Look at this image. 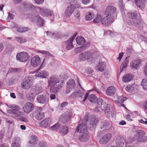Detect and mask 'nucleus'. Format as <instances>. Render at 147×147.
<instances>
[{
    "instance_id": "obj_13",
    "label": "nucleus",
    "mask_w": 147,
    "mask_h": 147,
    "mask_svg": "<svg viewBox=\"0 0 147 147\" xmlns=\"http://www.w3.org/2000/svg\"><path fill=\"white\" fill-rule=\"evenodd\" d=\"M88 93L86 92L84 99L83 100V101L85 102L87 99V97L88 100L90 102L93 103H96L97 100V98L96 96L94 94H91L88 96Z\"/></svg>"
},
{
    "instance_id": "obj_51",
    "label": "nucleus",
    "mask_w": 147,
    "mask_h": 147,
    "mask_svg": "<svg viewBox=\"0 0 147 147\" xmlns=\"http://www.w3.org/2000/svg\"><path fill=\"white\" fill-rule=\"evenodd\" d=\"M118 5L119 7L120 10H122L123 7V4L122 0H118Z\"/></svg>"
},
{
    "instance_id": "obj_24",
    "label": "nucleus",
    "mask_w": 147,
    "mask_h": 147,
    "mask_svg": "<svg viewBox=\"0 0 147 147\" xmlns=\"http://www.w3.org/2000/svg\"><path fill=\"white\" fill-rule=\"evenodd\" d=\"M37 138L35 136H31V139L28 142V147H34L37 142Z\"/></svg>"
},
{
    "instance_id": "obj_33",
    "label": "nucleus",
    "mask_w": 147,
    "mask_h": 147,
    "mask_svg": "<svg viewBox=\"0 0 147 147\" xmlns=\"http://www.w3.org/2000/svg\"><path fill=\"white\" fill-rule=\"evenodd\" d=\"M89 136L87 133L83 134L80 135L79 138L80 140L82 142H86L88 140Z\"/></svg>"
},
{
    "instance_id": "obj_23",
    "label": "nucleus",
    "mask_w": 147,
    "mask_h": 147,
    "mask_svg": "<svg viewBox=\"0 0 147 147\" xmlns=\"http://www.w3.org/2000/svg\"><path fill=\"white\" fill-rule=\"evenodd\" d=\"M76 34H74L72 37H71L70 39L65 41L67 49L69 50L73 48L74 47L72 45V42L74 39L75 38Z\"/></svg>"
},
{
    "instance_id": "obj_1",
    "label": "nucleus",
    "mask_w": 147,
    "mask_h": 147,
    "mask_svg": "<svg viewBox=\"0 0 147 147\" xmlns=\"http://www.w3.org/2000/svg\"><path fill=\"white\" fill-rule=\"evenodd\" d=\"M22 5L25 8H27L28 11V16L32 21H36L37 25L39 26H43L44 21L40 16H38L36 10H38V7L27 1H25L22 3Z\"/></svg>"
},
{
    "instance_id": "obj_35",
    "label": "nucleus",
    "mask_w": 147,
    "mask_h": 147,
    "mask_svg": "<svg viewBox=\"0 0 147 147\" xmlns=\"http://www.w3.org/2000/svg\"><path fill=\"white\" fill-rule=\"evenodd\" d=\"M77 43L79 45H83L84 44L85 41L84 38L82 36L77 37L76 39Z\"/></svg>"
},
{
    "instance_id": "obj_32",
    "label": "nucleus",
    "mask_w": 147,
    "mask_h": 147,
    "mask_svg": "<svg viewBox=\"0 0 147 147\" xmlns=\"http://www.w3.org/2000/svg\"><path fill=\"white\" fill-rule=\"evenodd\" d=\"M137 6L141 9H144L145 7L144 0H135Z\"/></svg>"
},
{
    "instance_id": "obj_14",
    "label": "nucleus",
    "mask_w": 147,
    "mask_h": 147,
    "mask_svg": "<svg viewBox=\"0 0 147 147\" xmlns=\"http://www.w3.org/2000/svg\"><path fill=\"white\" fill-rule=\"evenodd\" d=\"M98 121V119L94 116L91 117L89 123L88 125V127L90 130L93 129L96 127V125Z\"/></svg>"
},
{
    "instance_id": "obj_63",
    "label": "nucleus",
    "mask_w": 147,
    "mask_h": 147,
    "mask_svg": "<svg viewBox=\"0 0 147 147\" xmlns=\"http://www.w3.org/2000/svg\"><path fill=\"white\" fill-rule=\"evenodd\" d=\"M140 122L142 123L145 124L147 125V120L146 119L144 118V119H141L140 120Z\"/></svg>"
},
{
    "instance_id": "obj_60",
    "label": "nucleus",
    "mask_w": 147,
    "mask_h": 147,
    "mask_svg": "<svg viewBox=\"0 0 147 147\" xmlns=\"http://www.w3.org/2000/svg\"><path fill=\"white\" fill-rule=\"evenodd\" d=\"M14 15H13L12 14L10 13L9 12H8V15L7 17V18L8 19L11 20L13 19Z\"/></svg>"
},
{
    "instance_id": "obj_19",
    "label": "nucleus",
    "mask_w": 147,
    "mask_h": 147,
    "mask_svg": "<svg viewBox=\"0 0 147 147\" xmlns=\"http://www.w3.org/2000/svg\"><path fill=\"white\" fill-rule=\"evenodd\" d=\"M125 140L124 138L121 135L117 136L116 140V144L118 147H122L124 145Z\"/></svg>"
},
{
    "instance_id": "obj_58",
    "label": "nucleus",
    "mask_w": 147,
    "mask_h": 147,
    "mask_svg": "<svg viewBox=\"0 0 147 147\" xmlns=\"http://www.w3.org/2000/svg\"><path fill=\"white\" fill-rule=\"evenodd\" d=\"M75 16L77 18L79 19L80 18V13L79 11H77L75 13Z\"/></svg>"
},
{
    "instance_id": "obj_59",
    "label": "nucleus",
    "mask_w": 147,
    "mask_h": 147,
    "mask_svg": "<svg viewBox=\"0 0 147 147\" xmlns=\"http://www.w3.org/2000/svg\"><path fill=\"white\" fill-rule=\"evenodd\" d=\"M44 0H34L35 2L38 4H40L42 3Z\"/></svg>"
},
{
    "instance_id": "obj_2",
    "label": "nucleus",
    "mask_w": 147,
    "mask_h": 147,
    "mask_svg": "<svg viewBox=\"0 0 147 147\" xmlns=\"http://www.w3.org/2000/svg\"><path fill=\"white\" fill-rule=\"evenodd\" d=\"M59 78L56 76L53 75L51 76L48 80L49 85L51 86L50 90L51 92L57 93L61 89L62 83H59Z\"/></svg>"
},
{
    "instance_id": "obj_37",
    "label": "nucleus",
    "mask_w": 147,
    "mask_h": 147,
    "mask_svg": "<svg viewBox=\"0 0 147 147\" xmlns=\"http://www.w3.org/2000/svg\"><path fill=\"white\" fill-rule=\"evenodd\" d=\"M102 16L100 14H97L95 16V18L93 20V22L95 23H98L100 22L102 23Z\"/></svg>"
},
{
    "instance_id": "obj_54",
    "label": "nucleus",
    "mask_w": 147,
    "mask_h": 147,
    "mask_svg": "<svg viewBox=\"0 0 147 147\" xmlns=\"http://www.w3.org/2000/svg\"><path fill=\"white\" fill-rule=\"evenodd\" d=\"M147 84V80L146 79H143L141 82V85L142 86L144 85H146Z\"/></svg>"
},
{
    "instance_id": "obj_40",
    "label": "nucleus",
    "mask_w": 147,
    "mask_h": 147,
    "mask_svg": "<svg viewBox=\"0 0 147 147\" xmlns=\"http://www.w3.org/2000/svg\"><path fill=\"white\" fill-rule=\"evenodd\" d=\"M112 111V108L111 107V105L109 104L108 107L104 110L105 114L107 115H108L111 114Z\"/></svg>"
},
{
    "instance_id": "obj_9",
    "label": "nucleus",
    "mask_w": 147,
    "mask_h": 147,
    "mask_svg": "<svg viewBox=\"0 0 147 147\" xmlns=\"http://www.w3.org/2000/svg\"><path fill=\"white\" fill-rule=\"evenodd\" d=\"M115 20V18L114 16H109L107 15L104 18H103L102 21V24L108 26L113 22Z\"/></svg>"
},
{
    "instance_id": "obj_8",
    "label": "nucleus",
    "mask_w": 147,
    "mask_h": 147,
    "mask_svg": "<svg viewBox=\"0 0 147 147\" xmlns=\"http://www.w3.org/2000/svg\"><path fill=\"white\" fill-rule=\"evenodd\" d=\"M142 62V61L139 59L133 60L130 63V66L132 69L137 70L141 66Z\"/></svg>"
},
{
    "instance_id": "obj_5",
    "label": "nucleus",
    "mask_w": 147,
    "mask_h": 147,
    "mask_svg": "<svg viewBox=\"0 0 147 147\" xmlns=\"http://www.w3.org/2000/svg\"><path fill=\"white\" fill-rule=\"evenodd\" d=\"M136 134L138 142H144L147 141V137L144 136L145 133L144 131L138 130L137 131Z\"/></svg>"
},
{
    "instance_id": "obj_17",
    "label": "nucleus",
    "mask_w": 147,
    "mask_h": 147,
    "mask_svg": "<svg viewBox=\"0 0 147 147\" xmlns=\"http://www.w3.org/2000/svg\"><path fill=\"white\" fill-rule=\"evenodd\" d=\"M34 109V106L33 104L30 102L26 103L23 107L24 111L26 113L30 112Z\"/></svg>"
},
{
    "instance_id": "obj_16",
    "label": "nucleus",
    "mask_w": 147,
    "mask_h": 147,
    "mask_svg": "<svg viewBox=\"0 0 147 147\" xmlns=\"http://www.w3.org/2000/svg\"><path fill=\"white\" fill-rule=\"evenodd\" d=\"M116 8L113 6H110L107 7L105 10V14L109 16H113L116 12Z\"/></svg>"
},
{
    "instance_id": "obj_61",
    "label": "nucleus",
    "mask_w": 147,
    "mask_h": 147,
    "mask_svg": "<svg viewBox=\"0 0 147 147\" xmlns=\"http://www.w3.org/2000/svg\"><path fill=\"white\" fill-rule=\"evenodd\" d=\"M144 75L146 76H147V64L144 67Z\"/></svg>"
},
{
    "instance_id": "obj_21",
    "label": "nucleus",
    "mask_w": 147,
    "mask_h": 147,
    "mask_svg": "<svg viewBox=\"0 0 147 147\" xmlns=\"http://www.w3.org/2000/svg\"><path fill=\"white\" fill-rule=\"evenodd\" d=\"M31 90L32 94H38L42 92V88L40 85H37L33 86Z\"/></svg>"
},
{
    "instance_id": "obj_41",
    "label": "nucleus",
    "mask_w": 147,
    "mask_h": 147,
    "mask_svg": "<svg viewBox=\"0 0 147 147\" xmlns=\"http://www.w3.org/2000/svg\"><path fill=\"white\" fill-rule=\"evenodd\" d=\"M14 49L13 46L10 44H8L6 49V51L8 53H10Z\"/></svg>"
},
{
    "instance_id": "obj_50",
    "label": "nucleus",
    "mask_w": 147,
    "mask_h": 147,
    "mask_svg": "<svg viewBox=\"0 0 147 147\" xmlns=\"http://www.w3.org/2000/svg\"><path fill=\"white\" fill-rule=\"evenodd\" d=\"M118 100L120 101L121 102H123L124 101L126 100V97H124L123 95L118 96Z\"/></svg>"
},
{
    "instance_id": "obj_22",
    "label": "nucleus",
    "mask_w": 147,
    "mask_h": 147,
    "mask_svg": "<svg viewBox=\"0 0 147 147\" xmlns=\"http://www.w3.org/2000/svg\"><path fill=\"white\" fill-rule=\"evenodd\" d=\"M75 9V7L74 5L71 4L68 6L65 11L66 16H69L72 13Z\"/></svg>"
},
{
    "instance_id": "obj_42",
    "label": "nucleus",
    "mask_w": 147,
    "mask_h": 147,
    "mask_svg": "<svg viewBox=\"0 0 147 147\" xmlns=\"http://www.w3.org/2000/svg\"><path fill=\"white\" fill-rule=\"evenodd\" d=\"M108 105H108L105 102H103V103L101 104L100 107L99 108V109H98L97 111H96L97 112L99 111H100V109H101L102 111H104L107 107H108Z\"/></svg>"
},
{
    "instance_id": "obj_48",
    "label": "nucleus",
    "mask_w": 147,
    "mask_h": 147,
    "mask_svg": "<svg viewBox=\"0 0 147 147\" xmlns=\"http://www.w3.org/2000/svg\"><path fill=\"white\" fill-rule=\"evenodd\" d=\"M102 100L101 98H99L98 99H97V101H96L97 104V107L96 108L95 110L97 111V110L98 108H99L100 106L101 105V104L103 103L102 102Z\"/></svg>"
},
{
    "instance_id": "obj_12",
    "label": "nucleus",
    "mask_w": 147,
    "mask_h": 147,
    "mask_svg": "<svg viewBox=\"0 0 147 147\" xmlns=\"http://www.w3.org/2000/svg\"><path fill=\"white\" fill-rule=\"evenodd\" d=\"M36 99L38 102L40 103L46 104L49 102V98L46 94H42L38 95Z\"/></svg>"
},
{
    "instance_id": "obj_7",
    "label": "nucleus",
    "mask_w": 147,
    "mask_h": 147,
    "mask_svg": "<svg viewBox=\"0 0 147 147\" xmlns=\"http://www.w3.org/2000/svg\"><path fill=\"white\" fill-rule=\"evenodd\" d=\"M32 80L30 78H25L21 83L22 87L24 89H28L33 85Z\"/></svg>"
},
{
    "instance_id": "obj_20",
    "label": "nucleus",
    "mask_w": 147,
    "mask_h": 147,
    "mask_svg": "<svg viewBox=\"0 0 147 147\" xmlns=\"http://www.w3.org/2000/svg\"><path fill=\"white\" fill-rule=\"evenodd\" d=\"M40 63V58L38 55L33 57L31 61V65L34 67H36Z\"/></svg>"
},
{
    "instance_id": "obj_56",
    "label": "nucleus",
    "mask_w": 147,
    "mask_h": 147,
    "mask_svg": "<svg viewBox=\"0 0 147 147\" xmlns=\"http://www.w3.org/2000/svg\"><path fill=\"white\" fill-rule=\"evenodd\" d=\"M39 52L41 53H43L44 54H46L47 55H48V56H51V54L48 51H39Z\"/></svg>"
},
{
    "instance_id": "obj_47",
    "label": "nucleus",
    "mask_w": 147,
    "mask_h": 147,
    "mask_svg": "<svg viewBox=\"0 0 147 147\" xmlns=\"http://www.w3.org/2000/svg\"><path fill=\"white\" fill-rule=\"evenodd\" d=\"M134 89L133 85H128L125 87V90L126 91L131 92Z\"/></svg>"
},
{
    "instance_id": "obj_39",
    "label": "nucleus",
    "mask_w": 147,
    "mask_h": 147,
    "mask_svg": "<svg viewBox=\"0 0 147 147\" xmlns=\"http://www.w3.org/2000/svg\"><path fill=\"white\" fill-rule=\"evenodd\" d=\"M38 76L42 78H46L48 76V74L46 71H42L38 73Z\"/></svg>"
},
{
    "instance_id": "obj_52",
    "label": "nucleus",
    "mask_w": 147,
    "mask_h": 147,
    "mask_svg": "<svg viewBox=\"0 0 147 147\" xmlns=\"http://www.w3.org/2000/svg\"><path fill=\"white\" fill-rule=\"evenodd\" d=\"M11 109L13 110L18 111L20 109V107L18 106L13 105L11 106Z\"/></svg>"
},
{
    "instance_id": "obj_28",
    "label": "nucleus",
    "mask_w": 147,
    "mask_h": 147,
    "mask_svg": "<svg viewBox=\"0 0 147 147\" xmlns=\"http://www.w3.org/2000/svg\"><path fill=\"white\" fill-rule=\"evenodd\" d=\"M84 94L80 90H78L76 92H74L71 95V97L73 98H80L82 99L84 96Z\"/></svg>"
},
{
    "instance_id": "obj_30",
    "label": "nucleus",
    "mask_w": 147,
    "mask_h": 147,
    "mask_svg": "<svg viewBox=\"0 0 147 147\" xmlns=\"http://www.w3.org/2000/svg\"><path fill=\"white\" fill-rule=\"evenodd\" d=\"M129 57H127L125 59L124 61L121 64L120 66V71L121 72L123 71V69L127 68V65L129 62Z\"/></svg>"
},
{
    "instance_id": "obj_25",
    "label": "nucleus",
    "mask_w": 147,
    "mask_h": 147,
    "mask_svg": "<svg viewBox=\"0 0 147 147\" xmlns=\"http://www.w3.org/2000/svg\"><path fill=\"white\" fill-rule=\"evenodd\" d=\"M110 124L109 122L108 121H104L102 122L100 125V130L101 131H103L106 130L110 127Z\"/></svg>"
},
{
    "instance_id": "obj_44",
    "label": "nucleus",
    "mask_w": 147,
    "mask_h": 147,
    "mask_svg": "<svg viewBox=\"0 0 147 147\" xmlns=\"http://www.w3.org/2000/svg\"><path fill=\"white\" fill-rule=\"evenodd\" d=\"M48 36L51 37L52 38L56 39L58 37V34L57 33H52L48 31L46 32Z\"/></svg>"
},
{
    "instance_id": "obj_43",
    "label": "nucleus",
    "mask_w": 147,
    "mask_h": 147,
    "mask_svg": "<svg viewBox=\"0 0 147 147\" xmlns=\"http://www.w3.org/2000/svg\"><path fill=\"white\" fill-rule=\"evenodd\" d=\"M98 69L101 72L103 71L105 68V64L103 62H100L99 63V65L98 66Z\"/></svg>"
},
{
    "instance_id": "obj_38",
    "label": "nucleus",
    "mask_w": 147,
    "mask_h": 147,
    "mask_svg": "<svg viewBox=\"0 0 147 147\" xmlns=\"http://www.w3.org/2000/svg\"><path fill=\"white\" fill-rule=\"evenodd\" d=\"M138 12L137 11H134L133 13H129L128 14V16L131 19L136 18L138 15Z\"/></svg>"
},
{
    "instance_id": "obj_53",
    "label": "nucleus",
    "mask_w": 147,
    "mask_h": 147,
    "mask_svg": "<svg viewBox=\"0 0 147 147\" xmlns=\"http://www.w3.org/2000/svg\"><path fill=\"white\" fill-rule=\"evenodd\" d=\"M21 141L20 138L18 137H15L13 139V142H16L19 143Z\"/></svg>"
},
{
    "instance_id": "obj_10",
    "label": "nucleus",
    "mask_w": 147,
    "mask_h": 147,
    "mask_svg": "<svg viewBox=\"0 0 147 147\" xmlns=\"http://www.w3.org/2000/svg\"><path fill=\"white\" fill-rule=\"evenodd\" d=\"M75 83L74 80L71 79L69 80L67 83V87L65 92L69 93L71 91L75 90Z\"/></svg>"
},
{
    "instance_id": "obj_62",
    "label": "nucleus",
    "mask_w": 147,
    "mask_h": 147,
    "mask_svg": "<svg viewBox=\"0 0 147 147\" xmlns=\"http://www.w3.org/2000/svg\"><path fill=\"white\" fill-rule=\"evenodd\" d=\"M11 70L13 72H19L21 70L20 68H12Z\"/></svg>"
},
{
    "instance_id": "obj_46",
    "label": "nucleus",
    "mask_w": 147,
    "mask_h": 147,
    "mask_svg": "<svg viewBox=\"0 0 147 147\" xmlns=\"http://www.w3.org/2000/svg\"><path fill=\"white\" fill-rule=\"evenodd\" d=\"M22 112L17 111L16 112H13L12 115V116L13 117H17L18 116L22 117L23 116Z\"/></svg>"
},
{
    "instance_id": "obj_57",
    "label": "nucleus",
    "mask_w": 147,
    "mask_h": 147,
    "mask_svg": "<svg viewBox=\"0 0 147 147\" xmlns=\"http://www.w3.org/2000/svg\"><path fill=\"white\" fill-rule=\"evenodd\" d=\"M39 147H47L46 146V144L45 143L43 142H40L39 143Z\"/></svg>"
},
{
    "instance_id": "obj_49",
    "label": "nucleus",
    "mask_w": 147,
    "mask_h": 147,
    "mask_svg": "<svg viewBox=\"0 0 147 147\" xmlns=\"http://www.w3.org/2000/svg\"><path fill=\"white\" fill-rule=\"evenodd\" d=\"M61 125L59 123H57L50 128V129L53 130H57Z\"/></svg>"
},
{
    "instance_id": "obj_55",
    "label": "nucleus",
    "mask_w": 147,
    "mask_h": 147,
    "mask_svg": "<svg viewBox=\"0 0 147 147\" xmlns=\"http://www.w3.org/2000/svg\"><path fill=\"white\" fill-rule=\"evenodd\" d=\"M20 145L19 143L16 142H13L12 145V147H20Z\"/></svg>"
},
{
    "instance_id": "obj_18",
    "label": "nucleus",
    "mask_w": 147,
    "mask_h": 147,
    "mask_svg": "<svg viewBox=\"0 0 147 147\" xmlns=\"http://www.w3.org/2000/svg\"><path fill=\"white\" fill-rule=\"evenodd\" d=\"M112 134L110 133H108L103 136L100 139L99 142L102 144L107 143L110 140L112 137Z\"/></svg>"
},
{
    "instance_id": "obj_4",
    "label": "nucleus",
    "mask_w": 147,
    "mask_h": 147,
    "mask_svg": "<svg viewBox=\"0 0 147 147\" xmlns=\"http://www.w3.org/2000/svg\"><path fill=\"white\" fill-rule=\"evenodd\" d=\"M89 118V116L88 115H86L85 116L82 120V123L80 124L77 127L76 131L77 132L83 133L87 131V128L86 127V122Z\"/></svg>"
},
{
    "instance_id": "obj_29",
    "label": "nucleus",
    "mask_w": 147,
    "mask_h": 147,
    "mask_svg": "<svg viewBox=\"0 0 147 147\" xmlns=\"http://www.w3.org/2000/svg\"><path fill=\"white\" fill-rule=\"evenodd\" d=\"M116 89L113 86H111L107 89L106 91V94L108 96H111L115 94Z\"/></svg>"
},
{
    "instance_id": "obj_64",
    "label": "nucleus",
    "mask_w": 147,
    "mask_h": 147,
    "mask_svg": "<svg viewBox=\"0 0 147 147\" xmlns=\"http://www.w3.org/2000/svg\"><path fill=\"white\" fill-rule=\"evenodd\" d=\"M90 0H82V3L84 4H87L90 2Z\"/></svg>"
},
{
    "instance_id": "obj_11",
    "label": "nucleus",
    "mask_w": 147,
    "mask_h": 147,
    "mask_svg": "<svg viewBox=\"0 0 147 147\" xmlns=\"http://www.w3.org/2000/svg\"><path fill=\"white\" fill-rule=\"evenodd\" d=\"M72 115V114L71 112L67 111L61 116L60 118V122L66 123L69 120Z\"/></svg>"
},
{
    "instance_id": "obj_15",
    "label": "nucleus",
    "mask_w": 147,
    "mask_h": 147,
    "mask_svg": "<svg viewBox=\"0 0 147 147\" xmlns=\"http://www.w3.org/2000/svg\"><path fill=\"white\" fill-rule=\"evenodd\" d=\"M42 109L41 107H38L36 109V118L38 120H41L45 117L44 113L42 112Z\"/></svg>"
},
{
    "instance_id": "obj_36",
    "label": "nucleus",
    "mask_w": 147,
    "mask_h": 147,
    "mask_svg": "<svg viewBox=\"0 0 147 147\" xmlns=\"http://www.w3.org/2000/svg\"><path fill=\"white\" fill-rule=\"evenodd\" d=\"M133 78V76L131 74H128L123 77L122 80L124 82H128L132 80Z\"/></svg>"
},
{
    "instance_id": "obj_26",
    "label": "nucleus",
    "mask_w": 147,
    "mask_h": 147,
    "mask_svg": "<svg viewBox=\"0 0 147 147\" xmlns=\"http://www.w3.org/2000/svg\"><path fill=\"white\" fill-rule=\"evenodd\" d=\"M38 9H39V13L42 15L45 16L48 15L51 16V11L48 9L44 8H40V7H38Z\"/></svg>"
},
{
    "instance_id": "obj_34",
    "label": "nucleus",
    "mask_w": 147,
    "mask_h": 147,
    "mask_svg": "<svg viewBox=\"0 0 147 147\" xmlns=\"http://www.w3.org/2000/svg\"><path fill=\"white\" fill-rule=\"evenodd\" d=\"M141 20L140 19H138L135 20H131L130 22H128V24L129 25H133L136 26L140 24L141 22Z\"/></svg>"
},
{
    "instance_id": "obj_6",
    "label": "nucleus",
    "mask_w": 147,
    "mask_h": 147,
    "mask_svg": "<svg viewBox=\"0 0 147 147\" xmlns=\"http://www.w3.org/2000/svg\"><path fill=\"white\" fill-rule=\"evenodd\" d=\"M16 59L21 62H25L28 60L29 56L26 52H21L18 53L16 56Z\"/></svg>"
},
{
    "instance_id": "obj_31",
    "label": "nucleus",
    "mask_w": 147,
    "mask_h": 147,
    "mask_svg": "<svg viewBox=\"0 0 147 147\" xmlns=\"http://www.w3.org/2000/svg\"><path fill=\"white\" fill-rule=\"evenodd\" d=\"M69 128L67 126L63 125L60 128V132L61 134L65 135L68 133Z\"/></svg>"
},
{
    "instance_id": "obj_3",
    "label": "nucleus",
    "mask_w": 147,
    "mask_h": 147,
    "mask_svg": "<svg viewBox=\"0 0 147 147\" xmlns=\"http://www.w3.org/2000/svg\"><path fill=\"white\" fill-rule=\"evenodd\" d=\"M96 54V52L92 53L91 51H87L80 54L79 55V57L82 61L87 60L88 62H90L94 60L96 58L95 55Z\"/></svg>"
},
{
    "instance_id": "obj_45",
    "label": "nucleus",
    "mask_w": 147,
    "mask_h": 147,
    "mask_svg": "<svg viewBox=\"0 0 147 147\" xmlns=\"http://www.w3.org/2000/svg\"><path fill=\"white\" fill-rule=\"evenodd\" d=\"M94 17V15L91 13H89L87 14L85 17L86 20L87 21H90Z\"/></svg>"
},
{
    "instance_id": "obj_27",
    "label": "nucleus",
    "mask_w": 147,
    "mask_h": 147,
    "mask_svg": "<svg viewBox=\"0 0 147 147\" xmlns=\"http://www.w3.org/2000/svg\"><path fill=\"white\" fill-rule=\"evenodd\" d=\"M51 122L50 119L47 118L42 121L40 123V126L45 128L50 126Z\"/></svg>"
}]
</instances>
